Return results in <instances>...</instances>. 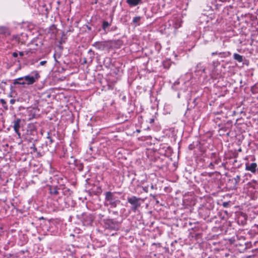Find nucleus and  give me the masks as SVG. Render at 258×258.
<instances>
[{"mask_svg": "<svg viewBox=\"0 0 258 258\" xmlns=\"http://www.w3.org/2000/svg\"><path fill=\"white\" fill-rule=\"evenodd\" d=\"M257 171H258V168L257 169Z\"/></svg>", "mask_w": 258, "mask_h": 258, "instance_id": "412c9836", "label": "nucleus"}, {"mask_svg": "<svg viewBox=\"0 0 258 258\" xmlns=\"http://www.w3.org/2000/svg\"><path fill=\"white\" fill-rule=\"evenodd\" d=\"M21 120L20 119H17L16 120L14 121V129L15 132L19 135H20V134L19 133V128L20 127V124Z\"/></svg>", "mask_w": 258, "mask_h": 258, "instance_id": "423d86ee", "label": "nucleus"}, {"mask_svg": "<svg viewBox=\"0 0 258 258\" xmlns=\"http://www.w3.org/2000/svg\"><path fill=\"white\" fill-rule=\"evenodd\" d=\"M233 58L239 62L243 61V56L240 54L234 53L233 54Z\"/></svg>", "mask_w": 258, "mask_h": 258, "instance_id": "9d476101", "label": "nucleus"}, {"mask_svg": "<svg viewBox=\"0 0 258 258\" xmlns=\"http://www.w3.org/2000/svg\"><path fill=\"white\" fill-rule=\"evenodd\" d=\"M140 20H141L140 17H136L133 19V22L135 23H136L138 22H139Z\"/></svg>", "mask_w": 258, "mask_h": 258, "instance_id": "9b49d317", "label": "nucleus"}, {"mask_svg": "<svg viewBox=\"0 0 258 258\" xmlns=\"http://www.w3.org/2000/svg\"><path fill=\"white\" fill-rule=\"evenodd\" d=\"M106 200L113 207H115L119 203V201L116 199L111 192H106Z\"/></svg>", "mask_w": 258, "mask_h": 258, "instance_id": "f03ea898", "label": "nucleus"}, {"mask_svg": "<svg viewBox=\"0 0 258 258\" xmlns=\"http://www.w3.org/2000/svg\"><path fill=\"white\" fill-rule=\"evenodd\" d=\"M13 56L16 57L18 56V53L17 52H14L13 53Z\"/></svg>", "mask_w": 258, "mask_h": 258, "instance_id": "a211bd4d", "label": "nucleus"}, {"mask_svg": "<svg viewBox=\"0 0 258 258\" xmlns=\"http://www.w3.org/2000/svg\"><path fill=\"white\" fill-rule=\"evenodd\" d=\"M40 78V75L37 71H33L30 74L23 77L26 81V85H31L36 82Z\"/></svg>", "mask_w": 258, "mask_h": 258, "instance_id": "f257e3e1", "label": "nucleus"}, {"mask_svg": "<svg viewBox=\"0 0 258 258\" xmlns=\"http://www.w3.org/2000/svg\"><path fill=\"white\" fill-rule=\"evenodd\" d=\"M257 164L256 163H252L249 164V163H246L245 164V170L246 171H250L251 172L254 173L255 172L256 170Z\"/></svg>", "mask_w": 258, "mask_h": 258, "instance_id": "20e7f679", "label": "nucleus"}, {"mask_svg": "<svg viewBox=\"0 0 258 258\" xmlns=\"http://www.w3.org/2000/svg\"><path fill=\"white\" fill-rule=\"evenodd\" d=\"M33 109L29 108L27 111V114L26 115H28V119H31L34 117V113L33 112Z\"/></svg>", "mask_w": 258, "mask_h": 258, "instance_id": "1a4fd4ad", "label": "nucleus"}, {"mask_svg": "<svg viewBox=\"0 0 258 258\" xmlns=\"http://www.w3.org/2000/svg\"><path fill=\"white\" fill-rule=\"evenodd\" d=\"M0 31L1 33H5L7 32V29L5 27H1L0 28Z\"/></svg>", "mask_w": 258, "mask_h": 258, "instance_id": "ddd939ff", "label": "nucleus"}, {"mask_svg": "<svg viewBox=\"0 0 258 258\" xmlns=\"http://www.w3.org/2000/svg\"><path fill=\"white\" fill-rule=\"evenodd\" d=\"M0 102L2 105H6V102L4 99H1Z\"/></svg>", "mask_w": 258, "mask_h": 258, "instance_id": "4468645a", "label": "nucleus"}, {"mask_svg": "<svg viewBox=\"0 0 258 258\" xmlns=\"http://www.w3.org/2000/svg\"><path fill=\"white\" fill-rule=\"evenodd\" d=\"M46 62V61H42L40 62V64L41 66H43L44 64H45Z\"/></svg>", "mask_w": 258, "mask_h": 258, "instance_id": "f3484780", "label": "nucleus"}, {"mask_svg": "<svg viewBox=\"0 0 258 258\" xmlns=\"http://www.w3.org/2000/svg\"><path fill=\"white\" fill-rule=\"evenodd\" d=\"M94 46L100 50H104L107 47V43L106 42H97L94 44Z\"/></svg>", "mask_w": 258, "mask_h": 258, "instance_id": "39448f33", "label": "nucleus"}, {"mask_svg": "<svg viewBox=\"0 0 258 258\" xmlns=\"http://www.w3.org/2000/svg\"><path fill=\"white\" fill-rule=\"evenodd\" d=\"M14 84L15 85H17V84L22 85H26V81L24 80L23 77L15 79L14 81Z\"/></svg>", "mask_w": 258, "mask_h": 258, "instance_id": "0eeeda50", "label": "nucleus"}, {"mask_svg": "<svg viewBox=\"0 0 258 258\" xmlns=\"http://www.w3.org/2000/svg\"><path fill=\"white\" fill-rule=\"evenodd\" d=\"M54 193H55V194H56L57 191H54Z\"/></svg>", "mask_w": 258, "mask_h": 258, "instance_id": "aec40b11", "label": "nucleus"}, {"mask_svg": "<svg viewBox=\"0 0 258 258\" xmlns=\"http://www.w3.org/2000/svg\"><path fill=\"white\" fill-rule=\"evenodd\" d=\"M19 55L20 56H23L24 55V53L23 52H19Z\"/></svg>", "mask_w": 258, "mask_h": 258, "instance_id": "6ab92c4d", "label": "nucleus"}, {"mask_svg": "<svg viewBox=\"0 0 258 258\" xmlns=\"http://www.w3.org/2000/svg\"><path fill=\"white\" fill-rule=\"evenodd\" d=\"M109 23L107 22H104L103 24V28L105 29L106 28L109 26Z\"/></svg>", "mask_w": 258, "mask_h": 258, "instance_id": "f8f14e48", "label": "nucleus"}, {"mask_svg": "<svg viewBox=\"0 0 258 258\" xmlns=\"http://www.w3.org/2000/svg\"><path fill=\"white\" fill-rule=\"evenodd\" d=\"M140 198H138L135 196H133L127 199L128 202L133 205L132 209L134 211H136L140 206Z\"/></svg>", "mask_w": 258, "mask_h": 258, "instance_id": "7ed1b4c3", "label": "nucleus"}, {"mask_svg": "<svg viewBox=\"0 0 258 258\" xmlns=\"http://www.w3.org/2000/svg\"><path fill=\"white\" fill-rule=\"evenodd\" d=\"M142 0H126V3L131 6H136L141 3Z\"/></svg>", "mask_w": 258, "mask_h": 258, "instance_id": "6e6552de", "label": "nucleus"}, {"mask_svg": "<svg viewBox=\"0 0 258 258\" xmlns=\"http://www.w3.org/2000/svg\"><path fill=\"white\" fill-rule=\"evenodd\" d=\"M10 103L12 104H14L15 103V99H11L10 101Z\"/></svg>", "mask_w": 258, "mask_h": 258, "instance_id": "dca6fc26", "label": "nucleus"}, {"mask_svg": "<svg viewBox=\"0 0 258 258\" xmlns=\"http://www.w3.org/2000/svg\"><path fill=\"white\" fill-rule=\"evenodd\" d=\"M234 180L236 182V183H237L239 182V180H240V176L239 175H237L235 178H234Z\"/></svg>", "mask_w": 258, "mask_h": 258, "instance_id": "2eb2a0df", "label": "nucleus"}]
</instances>
